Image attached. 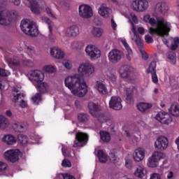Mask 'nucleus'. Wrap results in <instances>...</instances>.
<instances>
[{"instance_id":"nucleus-1","label":"nucleus","mask_w":179,"mask_h":179,"mask_svg":"<svg viewBox=\"0 0 179 179\" xmlns=\"http://www.w3.org/2000/svg\"><path fill=\"white\" fill-rule=\"evenodd\" d=\"M143 20L145 23H149L151 26H155L156 27H150L149 33L150 34H157V36H169V33L171 30V24L167 20H166L163 17H159L157 18V20L150 17L149 14L145 15L143 17Z\"/></svg>"},{"instance_id":"nucleus-2","label":"nucleus","mask_w":179,"mask_h":179,"mask_svg":"<svg viewBox=\"0 0 179 179\" xmlns=\"http://www.w3.org/2000/svg\"><path fill=\"white\" fill-rule=\"evenodd\" d=\"M66 87L70 90L72 94L78 97H83L87 93V85L85 80L79 77V74H73L64 80Z\"/></svg>"},{"instance_id":"nucleus-3","label":"nucleus","mask_w":179,"mask_h":179,"mask_svg":"<svg viewBox=\"0 0 179 179\" xmlns=\"http://www.w3.org/2000/svg\"><path fill=\"white\" fill-rule=\"evenodd\" d=\"M6 3V0H0V24L3 26L10 24V23L16 20L17 16H19L17 11H8V10L5 8V6H3Z\"/></svg>"},{"instance_id":"nucleus-4","label":"nucleus","mask_w":179,"mask_h":179,"mask_svg":"<svg viewBox=\"0 0 179 179\" xmlns=\"http://www.w3.org/2000/svg\"><path fill=\"white\" fill-rule=\"evenodd\" d=\"M20 27L23 33L31 36V37H37L38 36V28L34 22H31L27 19L21 21Z\"/></svg>"},{"instance_id":"nucleus-5","label":"nucleus","mask_w":179,"mask_h":179,"mask_svg":"<svg viewBox=\"0 0 179 179\" xmlns=\"http://www.w3.org/2000/svg\"><path fill=\"white\" fill-rule=\"evenodd\" d=\"M78 72L79 75L84 78H90V76L94 75L96 67L90 62H83L80 64L78 68Z\"/></svg>"},{"instance_id":"nucleus-6","label":"nucleus","mask_w":179,"mask_h":179,"mask_svg":"<svg viewBox=\"0 0 179 179\" xmlns=\"http://www.w3.org/2000/svg\"><path fill=\"white\" fill-rule=\"evenodd\" d=\"M85 52L91 61H97L101 58V50L94 44L87 45L85 48Z\"/></svg>"},{"instance_id":"nucleus-7","label":"nucleus","mask_w":179,"mask_h":179,"mask_svg":"<svg viewBox=\"0 0 179 179\" xmlns=\"http://www.w3.org/2000/svg\"><path fill=\"white\" fill-rule=\"evenodd\" d=\"M130 8L135 12L143 13L149 9V1L133 0L130 3Z\"/></svg>"},{"instance_id":"nucleus-8","label":"nucleus","mask_w":179,"mask_h":179,"mask_svg":"<svg viewBox=\"0 0 179 179\" xmlns=\"http://www.w3.org/2000/svg\"><path fill=\"white\" fill-rule=\"evenodd\" d=\"M3 156L8 162L16 163L22 157V152L18 149H10L3 153Z\"/></svg>"},{"instance_id":"nucleus-9","label":"nucleus","mask_w":179,"mask_h":179,"mask_svg":"<svg viewBox=\"0 0 179 179\" xmlns=\"http://www.w3.org/2000/svg\"><path fill=\"white\" fill-rule=\"evenodd\" d=\"M124 57L122 51L118 49H113L108 54V59L110 64H118Z\"/></svg>"},{"instance_id":"nucleus-10","label":"nucleus","mask_w":179,"mask_h":179,"mask_svg":"<svg viewBox=\"0 0 179 179\" xmlns=\"http://www.w3.org/2000/svg\"><path fill=\"white\" fill-rule=\"evenodd\" d=\"M26 95L20 93V91L17 90V88H14L13 90V101L15 103H20V106L22 108H26L27 107V101L24 99H22L24 98Z\"/></svg>"},{"instance_id":"nucleus-11","label":"nucleus","mask_w":179,"mask_h":179,"mask_svg":"<svg viewBox=\"0 0 179 179\" xmlns=\"http://www.w3.org/2000/svg\"><path fill=\"white\" fill-rule=\"evenodd\" d=\"M78 15L83 19H90L93 16V9L89 5H80L78 7Z\"/></svg>"},{"instance_id":"nucleus-12","label":"nucleus","mask_w":179,"mask_h":179,"mask_svg":"<svg viewBox=\"0 0 179 179\" xmlns=\"http://www.w3.org/2000/svg\"><path fill=\"white\" fill-rule=\"evenodd\" d=\"M29 79L33 83L36 85L44 80V73L40 70H34L29 73Z\"/></svg>"},{"instance_id":"nucleus-13","label":"nucleus","mask_w":179,"mask_h":179,"mask_svg":"<svg viewBox=\"0 0 179 179\" xmlns=\"http://www.w3.org/2000/svg\"><path fill=\"white\" fill-rule=\"evenodd\" d=\"M89 136L83 132H78L76 135V141L73 145V148H79L80 146H85L87 143Z\"/></svg>"},{"instance_id":"nucleus-14","label":"nucleus","mask_w":179,"mask_h":179,"mask_svg":"<svg viewBox=\"0 0 179 179\" xmlns=\"http://www.w3.org/2000/svg\"><path fill=\"white\" fill-rule=\"evenodd\" d=\"M154 146L157 150H166L169 147V138L164 136H159L155 141Z\"/></svg>"},{"instance_id":"nucleus-15","label":"nucleus","mask_w":179,"mask_h":179,"mask_svg":"<svg viewBox=\"0 0 179 179\" xmlns=\"http://www.w3.org/2000/svg\"><path fill=\"white\" fill-rule=\"evenodd\" d=\"M155 118L161 124H164L165 125H169V124H171L173 122V117L166 112H159L158 113Z\"/></svg>"},{"instance_id":"nucleus-16","label":"nucleus","mask_w":179,"mask_h":179,"mask_svg":"<svg viewBox=\"0 0 179 179\" xmlns=\"http://www.w3.org/2000/svg\"><path fill=\"white\" fill-rule=\"evenodd\" d=\"M111 13H113V9L106 3H101L98 8V14L103 19H108Z\"/></svg>"},{"instance_id":"nucleus-17","label":"nucleus","mask_w":179,"mask_h":179,"mask_svg":"<svg viewBox=\"0 0 179 179\" xmlns=\"http://www.w3.org/2000/svg\"><path fill=\"white\" fill-rule=\"evenodd\" d=\"M170 8L166 1H159L155 7V12L157 15H166Z\"/></svg>"},{"instance_id":"nucleus-18","label":"nucleus","mask_w":179,"mask_h":179,"mask_svg":"<svg viewBox=\"0 0 179 179\" xmlns=\"http://www.w3.org/2000/svg\"><path fill=\"white\" fill-rule=\"evenodd\" d=\"M80 33L79 27L76 25H71L63 30V36L67 37H78Z\"/></svg>"},{"instance_id":"nucleus-19","label":"nucleus","mask_w":179,"mask_h":179,"mask_svg":"<svg viewBox=\"0 0 179 179\" xmlns=\"http://www.w3.org/2000/svg\"><path fill=\"white\" fill-rule=\"evenodd\" d=\"M146 156V150L143 148H138L134 150L133 152V159L134 162H142L145 159Z\"/></svg>"},{"instance_id":"nucleus-20","label":"nucleus","mask_w":179,"mask_h":179,"mask_svg":"<svg viewBox=\"0 0 179 179\" xmlns=\"http://www.w3.org/2000/svg\"><path fill=\"white\" fill-rule=\"evenodd\" d=\"M41 0H24V3L31 8L32 13L35 15H38L40 13V10L38 9V3Z\"/></svg>"},{"instance_id":"nucleus-21","label":"nucleus","mask_w":179,"mask_h":179,"mask_svg":"<svg viewBox=\"0 0 179 179\" xmlns=\"http://www.w3.org/2000/svg\"><path fill=\"white\" fill-rule=\"evenodd\" d=\"M131 23V29L129 31L131 38L132 41H135L136 44L138 47H142V39L141 38V36H139V34H138V31H136V28H135V24H134L132 22Z\"/></svg>"},{"instance_id":"nucleus-22","label":"nucleus","mask_w":179,"mask_h":179,"mask_svg":"<svg viewBox=\"0 0 179 179\" xmlns=\"http://www.w3.org/2000/svg\"><path fill=\"white\" fill-rule=\"evenodd\" d=\"M50 55L55 59H64L65 58V52L59 47H52L50 50Z\"/></svg>"},{"instance_id":"nucleus-23","label":"nucleus","mask_w":179,"mask_h":179,"mask_svg":"<svg viewBox=\"0 0 179 179\" xmlns=\"http://www.w3.org/2000/svg\"><path fill=\"white\" fill-rule=\"evenodd\" d=\"M119 73L122 78L125 79L135 73V69L128 66H121L119 69Z\"/></svg>"},{"instance_id":"nucleus-24","label":"nucleus","mask_w":179,"mask_h":179,"mask_svg":"<svg viewBox=\"0 0 179 179\" xmlns=\"http://www.w3.org/2000/svg\"><path fill=\"white\" fill-rule=\"evenodd\" d=\"M122 100L118 96H112L109 101V107L113 110H121L122 108Z\"/></svg>"},{"instance_id":"nucleus-25","label":"nucleus","mask_w":179,"mask_h":179,"mask_svg":"<svg viewBox=\"0 0 179 179\" xmlns=\"http://www.w3.org/2000/svg\"><path fill=\"white\" fill-rule=\"evenodd\" d=\"M1 142L4 145H7V146H13L17 142V138L13 134H8L3 136Z\"/></svg>"},{"instance_id":"nucleus-26","label":"nucleus","mask_w":179,"mask_h":179,"mask_svg":"<svg viewBox=\"0 0 179 179\" xmlns=\"http://www.w3.org/2000/svg\"><path fill=\"white\" fill-rule=\"evenodd\" d=\"M162 41L164 43L167 45V47H171V50H177L179 44V38L178 37L175 38H170L167 41V39L163 38Z\"/></svg>"},{"instance_id":"nucleus-27","label":"nucleus","mask_w":179,"mask_h":179,"mask_svg":"<svg viewBox=\"0 0 179 179\" xmlns=\"http://www.w3.org/2000/svg\"><path fill=\"white\" fill-rule=\"evenodd\" d=\"M120 41H121L122 45H124L125 50H126V58L127 61H131L132 60V54L134 52H132V49L127 42V39L124 38H120Z\"/></svg>"},{"instance_id":"nucleus-28","label":"nucleus","mask_w":179,"mask_h":179,"mask_svg":"<svg viewBox=\"0 0 179 179\" xmlns=\"http://www.w3.org/2000/svg\"><path fill=\"white\" fill-rule=\"evenodd\" d=\"M13 128L15 132H23L29 128V123L27 122H15L13 124Z\"/></svg>"},{"instance_id":"nucleus-29","label":"nucleus","mask_w":179,"mask_h":179,"mask_svg":"<svg viewBox=\"0 0 179 179\" xmlns=\"http://www.w3.org/2000/svg\"><path fill=\"white\" fill-rule=\"evenodd\" d=\"M148 174V171L143 165L137 166L136 169L134 172V176L138 178H143Z\"/></svg>"},{"instance_id":"nucleus-30","label":"nucleus","mask_w":179,"mask_h":179,"mask_svg":"<svg viewBox=\"0 0 179 179\" xmlns=\"http://www.w3.org/2000/svg\"><path fill=\"white\" fill-rule=\"evenodd\" d=\"M94 88L101 94L105 95L108 93V90H107V87L106 86V84L103 83V81H96Z\"/></svg>"},{"instance_id":"nucleus-31","label":"nucleus","mask_w":179,"mask_h":179,"mask_svg":"<svg viewBox=\"0 0 179 179\" xmlns=\"http://www.w3.org/2000/svg\"><path fill=\"white\" fill-rule=\"evenodd\" d=\"M88 108L92 117H97L99 115V113H100V106L99 105L90 102L88 104Z\"/></svg>"},{"instance_id":"nucleus-32","label":"nucleus","mask_w":179,"mask_h":179,"mask_svg":"<svg viewBox=\"0 0 179 179\" xmlns=\"http://www.w3.org/2000/svg\"><path fill=\"white\" fill-rule=\"evenodd\" d=\"M34 86L36 87L37 90L40 92V93H48L50 92V86L47 83H38L34 85Z\"/></svg>"},{"instance_id":"nucleus-33","label":"nucleus","mask_w":179,"mask_h":179,"mask_svg":"<svg viewBox=\"0 0 179 179\" xmlns=\"http://www.w3.org/2000/svg\"><path fill=\"white\" fill-rule=\"evenodd\" d=\"M153 107L152 103L140 102L137 104V108L141 113H146L148 110H150Z\"/></svg>"},{"instance_id":"nucleus-34","label":"nucleus","mask_w":179,"mask_h":179,"mask_svg":"<svg viewBox=\"0 0 179 179\" xmlns=\"http://www.w3.org/2000/svg\"><path fill=\"white\" fill-rule=\"evenodd\" d=\"M124 94L127 96L126 101L127 103H134V87L125 88Z\"/></svg>"},{"instance_id":"nucleus-35","label":"nucleus","mask_w":179,"mask_h":179,"mask_svg":"<svg viewBox=\"0 0 179 179\" xmlns=\"http://www.w3.org/2000/svg\"><path fill=\"white\" fill-rule=\"evenodd\" d=\"M91 33L96 38H100V37L104 34V29L101 27H94L91 30Z\"/></svg>"},{"instance_id":"nucleus-36","label":"nucleus","mask_w":179,"mask_h":179,"mask_svg":"<svg viewBox=\"0 0 179 179\" xmlns=\"http://www.w3.org/2000/svg\"><path fill=\"white\" fill-rule=\"evenodd\" d=\"M169 113L173 117H179V106L173 103L169 109Z\"/></svg>"},{"instance_id":"nucleus-37","label":"nucleus","mask_w":179,"mask_h":179,"mask_svg":"<svg viewBox=\"0 0 179 179\" xmlns=\"http://www.w3.org/2000/svg\"><path fill=\"white\" fill-rule=\"evenodd\" d=\"M9 127V120L5 116L0 115V129H7Z\"/></svg>"},{"instance_id":"nucleus-38","label":"nucleus","mask_w":179,"mask_h":179,"mask_svg":"<svg viewBox=\"0 0 179 179\" xmlns=\"http://www.w3.org/2000/svg\"><path fill=\"white\" fill-rule=\"evenodd\" d=\"M151 157L159 163L162 159H166V154L160 151H155Z\"/></svg>"},{"instance_id":"nucleus-39","label":"nucleus","mask_w":179,"mask_h":179,"mask_svg":"<svg viewBox=\"0 0 179 179\" xmlns=\"http://www.w3.org/2000/svg\"><path fill=\"white\" fill-rule=\"evenodd\" d=\"M106 75L109 80L111 82H115L117 80V76H115V71L114 69H108L106 71Z\"/></svg>"},{"instance_id":"nucleus-40","label":"nucleus","mask_w":179,"mask_h":179,"mask_svg":"<svg viewBox=\"0 0 179 179\" xmlns=\"http://www.w3.org/2000/svg\"><path fill=\"white\" fill-rule=\"evenodd\" d=\"M85 47V43L82 41H74L71 45L72 50H82Z\"/></svg>"},{"instance_id":"nucleus-41","label":"nucleus","mask_w":179,"mask_h":179,"mask_svg":"<svg viewBox=\"0 0 179 179\" xmlns=\"http://www.w3.org/2000/svg\"><path fill=\"white\" fill-rule=\"evenodd\" d=\"M62 64L67 71H71V69L73 68V62L70 59H64L62 62Z\"/></svg>"},{"instance_id":"nucleus-42","label":"nucleus","mask_w":179,"mask_h":179,"mask_svg":"<svg viewBox=\"0 0 179 179\" xmlns=\"http://www.w3.org/2000/svg\"><path fill=\"white\" fill-rule=\"evenodd\" d=\"M43 71L47 73H55L57 72V67L51 64L45 65L43 66Z\"/></svg>"},{"instance_id":"nucleus-43","label":"nucleus","mask_w":179,"mask_h":179,"mask_svg":"<svg viewBox=\"0 0 179 179\" xmlns=\"http://www.w3.org/2000/svg\"><path fill=\"white\" fill-rule=\"evenodd\" d=\"M147 165L150 169H156L159 166V162L150 156L148 159Z\"/></svg>"},{"instance_id":"nucleus-44","label":"nucleus","mask_w":179,"mask_h":179,"mask_svg":"<svg viewBox=\"0 0 179 179\" xmlns=\"http://www.w3.org/2000/svg\"><path fill=\"white\" fill-rule=\"evenodd\" d=\"M98 158L99 162H101V163H106V162L108 160V157L101 150H99L98 151Z\"/></svg>"},{"instance_id":"nucleus-45","label":"nucleus","mask_w":179,"mask_h":179,"mask_svg":"<svg viewBox=\"0 0 179 179\" xmlns=\"http://www.w3.org/2000/svg\"><path fill=\"white\" fill-rule=\"evenodd\" d=\"M99 134L103 142H110L111 140V136H110V133L107 131H100Z\"/></svg>"},{"instance_id":"nucleus-46","label":"nucleus","mask_w":179,"mask_h":179,"mask_svg":"<svg viewBox=\"0 0 179 179\" xmlns=\"http://www.w3.org/2000/svg\"><path fill=\"white\" fill-rule=\"evenodd\" d=\"M110 160L112 163H114V164L118 163L120 162V158L118 157V155L115 151L113 150L110 152Z\"/></svg>"},{"instance_id":"nucleus-47","label":"nucleus","mask_w":179,"mask_h":179,"mask_svg":"<svg viewBox=\"0 0 179 179\" xmlns=\"http://www.w3.org/2000/svg\"><path fill=\"white\" fill-rule=\"evenodd\" d=\"M18 142L21 143V145H27L29 143V138L27 136L23 134H19L17 136Z\"/></svg>"},{"instance_id":"nucleus-48","label":"nucleus","mask_w":179,"mask_h":179,"mask_svg":"<svg viewBox=\"0 0 179 179\" xmlns=\"http://www.w3.org/2000/svg\"><path fill=\"white\" fill-rule=\"evenodd\" d=\"M155 73H156V62H152L147 69V73L152 74Z\"/></svg>"},{"instance_id":"nucleus-49","label":"nucleus","mask_w":179,"mask_h":179,"mask_svg":"<svg viewBox=\"0 0 179 179\" xmlns=\"http://www.w3.org/2000/svg\"><path fill=\"white\" fill-rule=\"evenodd\" d=\"M49 41H50V43H55L57 37L52 34V27L51 25L49 26Z\"/></svg>"},{"instance_id":"nucleus-50","label":"nucleus","mask_w":179,"mask_h":179,"mask_svg":"<svg viewBox=\"0 0 179 179\" xmlns=\"http://www.w3.org/2000/svg\"><path fill=\"white\" fill-rule=\"evenodd\" d=\"M168 59H169L170 62H171V64H173V65H175L176 60V53L173 52H169L168 53V56H167Z\"/></svg>"},{"instance_id":"nucleus-51","label":"nucleus","mask_w":179,"mask_h":179,"mask_svg":"<svg viewBox=\"0 0 179 179\" xmlns=\"http://www.w3.org/2000/svg\"><path fill=\"white\" fill-rule=\"evenodd\" d=\"M125 167L128 169V170H132V169H134V161L131 159H126Z\"/></svg>"},{"instance_id":"nucleus-52","label":"nucleus","mask_w":179,"mask_h":179,"mask_svg":"<svg viewBox=\"0 0 179 179\" xmlns=\"http://www.w3.org/2000/svg\"><path fill=\"white\" fill-rule=\"evenodd\" d=\"M87 114L86 113H79L78 119L80 122H85V121H87Z\"/></svg>"},{"instance_id":"nucleus-53","label":"nucleus","mask_w":179,"mask_h":179,"mask_svg":"<svg viewBox=\"0 0 179 179\" xmlns=\"http://www.w3.org/2000/svg\"><path fill=\"white\" fill-rule=\"evenodd\" d=\"M6 170H8V164L0 161V173H5Z\"/></svg>"},{"instance_id":"nucleus-54","label":"nucleus","mask_w":179,"mask_h":179,"mask_svg":"<svg viewBox=\"0 0 179 179\" xmlns=\"http://www.w3.org/2000/svg\"><path fill=\"white\" fill-rule=\"evenodd\" d=\"M32 101L35 103V104H38V103L41 101V95L37 93L34 96L32 97Z\"/></svg>"},{"instance_id":"nucleus-55","label":"nucleus","mask_w":179,"mask_h":179,"mask_svg":"<svg viewBox=\"0 0 179 179\" xmlns=\"http://www.w3.org/2000/svg\"><path fill=\"white\" fill-rule=\"evenodd\" d=\"M27 53L29 57H33L36 54V50H34V48L31 46H28L27 48Z\"/></svg>"},{"instance_id":"nucleus-56","label":"nucleus","mask_w":179,"mask_h":179,"mask_svg":"<svg viewBox=\"0 0 179 179\" xmlns=\"http://www.w3.org/2000/svg\"><path fill=\"white\" fill-rule=\"evenodd\" d=\"M10 71L8 70H5L3 69H0V76L6 77V76H10Z\"/></svg>"},{"instance_id":"nucleus-57","label":"nucleus","mask_w":179,"mask_h":179,"mask_svg":"<svg viewBox=\"0 0 179 179\" xmlns=\"http://www.w3.org/2000/svg\"><path fill=\"white\" fill-rule=\"evenodd\" d=\"M149 179H162V175L158 173H152L150 175Z\"/></svg>"},{"instance_id":"nucleus-58","label":"nucleus","mask_w":179,"mask_h":179,"mask_svg":"<svg viewBox=\"0 0 179 179\" xmlns=\"http://www.w3.org/2000/svg\"><path fill=\"white\" fill-rule=\"evenodd\" d=\"M45 10L47 15L50 17H52V19H56L55 15H54V14L52 13V10H51V8H50L49 7H46Z\"/></svg>"},{"instance_id":"nucleus-59","label":"nucleus","mask_w":179,"mask_h":179,"mask_svg":"<svg viewBox=\"0 0 179 179\" xmlns=\"http://www.w3.org/2000/svg\"><path fill=\"white\" fill-rule=\"evenodd\" d=\"M62 166L63 167H71L72 166V164H71V161L69 159H64L62 162Z\"/></svg>"},{"instance_id":"nucleus-60","label":"nucleus","mask_w":179,"mask_h":179,"mask_svg":"<svg viewBox=\"0 0 179 179\" xmlns=\"http://www.w3.org/2000/svg\"><path fill=\"white\" fill-rule=\"evenodd\" d=\"M165 176L167 179H173L174 178V172L171 171H168L165 173Z\"/></svg>"},{"instance_id":"nucleus-61","label":"nucleus","mask_w":179,"mask_h":179,"mask_svg":"<svg viewBox=\"0 0 179 179\" xmlns=\"http://www.w3.org/2000/svg\"><path fill=\"white\" fill-rule=\"evenodd\" d=\"M42 21L44 23H46L47 24H48V27H50V26H51L52 27V23L51 22V20H50L48 17H42Z\"/></svg>"},{"instance_id":"nucleus-62","label":"nucleus","mask_w":179,"mask_h":179,"mask_svg":"<svg viewBox=\"0 0 179 179\" xmlns=\"http://www.w3.org/2000/svg\"><path fill=\"white\" fill-rule=\"evenodd\" d=\"M152 80L153 83H155V85H157V83H159V78L157 77V74H156V73H152Z\"/></svg>"},{"instance_id":"nucleus-63","label":"nucleus","mask_w":179,"mask_h":179,"mask_svg":"<svg viewBox=\"0 0 179 179\" xmlns=\"http://www.w3.org/2000/svg\"><path fill=\"white\" fill-rule=\"evenodd\" d=\"M130 132L131 134H136V135H138V136H141V131H139L138 127H134L133 129H131Z\"/></svg>"},{"instance_id":"nucleus-64","label":"nucleus","mask_w":179,"mask_h":179,"mask_svg":"<svg viewBox=\"0 0 179 179\" xmlns=\"http://www.w3.org/2000/svg\"><path fill=\"white\" fill-rule=\"evenodd\" d=\"M145 42L148 43V44H150L153 43V38L150 36L149 34L145 35Z\"/></svg>"}]
</instances>
